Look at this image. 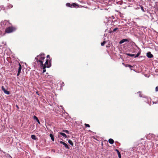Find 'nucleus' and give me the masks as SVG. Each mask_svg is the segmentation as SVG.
Masks as SVG:
<instances>
[{"mask_svg": "<svg viewBox=\"0 0 158 158\" xmlns=\"http://www.w3.org/2000/svg\"><path fill=\"white\" fill-rule=\"evenodd\" d=\"M118 29V28L117 27L114 28L113 30V32L115 31Z\"/></svg>", "mask_w": 158, "mask_h": 158, "instance_id": "nucleus-26", "label": "nucleus"}, {"mask_svg": "<svg viewBox=\"0 0 158 158\" xmlns=\"http://www.w3.org/2000/svg\"><path fill=\"white\" fill-rule=\"evenodd\" d=\"M84 125L86 127H90V125L89 124L85 123Z\"/></svg>", "mask_w": 158, "mask_h": 158, "instance_id": "nucleus-24", "label": "nucleus"}, {"mask_svg": "<svg viewBox=\"0 0 158 158\" xmlns=\"http://www.w3.org/2000/svg\"><path fill=\"white\" fill-rule=\"evenodd\" d=\"M64 146V147L66 148H67L68 149H69V147L67 145V144L66 143H64L63 144Z\"/></svg>", "mask_w": 158, "mask_h": 158, "instance_id": "nucleus-16", "label": "nucleus"}, {"mask_svg": "<svg viewBox=\"0 0 158 158\" xmlns=\"http://www.w3.org/2000/svg\"><path fill=\"white\" fill-rule=\"evenodd\" d=\"M135 56V55L134 54H131L130 56L131 57H133V56Z\"/></svg>", "mask_w": 158, "mask_h": 158, "instance_id": "nucleus-30", "label": "nucleus"}, {"mask_svg": "<svg viewBox=\"0 0 158 158\" xmlns=\"http://www.w3.org/2000/svg\"><path fill=\"white\" fill-rule=\"evenodd\" d=\"M125 42H128V40L127 39H123L120 41L119 44H122Z\"/></svg>", "mask_w": 158, "mask_h": 158, "instance_id": "nucleus-10", "label": "nucleus"}, {"mask_svg": "<svg viewBox=\"0 0 158 158\" xmlns=\"http://www.w3.org/2000/svg\"><path fill=\"white\" fill-rule=\"evenodd\" d=\"M47 58H48V59H49V60H50L51 59H52L51 58H50V56H49V55H48L47 56Z\"/></svg>", "mask_w": 158, "mask_h": 158, "instance_id": "nucleus-25", "label": "nucleus"}, {"mask_svg": "<svg viewBox=\"0 0 158 158\" xmlns=\"http://www.w3.org/2000/svg\"><path fill=\"white\" fill-rule=\"evenodd\" d=\"M33 118L39 124H40V123L39 120L38 119V118L36 116H34L33 117Z\"/></svg>", "mask_w": 158, "mask_h": 158, "instance_id": "nucleus-12", "label": "nucleus"}, {"mask_svg": "<svg viewBox=\"0 0 158 158\" xmlns=\"http://www.w3.org/2000/svg\"><path fill=\"white\" fill-rule=\"evenodd\" d=\"M16 29L17 28L15 26H10L6 28L5 32L6 33H10L15 31Z\"/></svg>", "mask_w": 158, "mask_h": 158, "instance_id": "nucleus-2", "label": "nucleus"}, {"mask_svg": "<svg viewBox=\"0 0 158 158\" xmlns=\"http://www.w3.org/2000/svg\"><path fill=\"white\" fill-rule=\"evenodd\" d=\"M16 106L17 108L18 109H19V107L17 105H16Z\"/></svg>", "mask_w": 158, "mask_h": 158, "instance_id": "nucleus-33", "label": "nucleus"}, {"mask_svg": "<svg viewBox=\"0 0 158 158\" xmlns=\"http://www.w3.org/2000/svg\"><path fill=\"white\" fill-rule=\"evenodd\" d=\"M63 131L64 132H65L67 133H68V134H69V131H68V130H63Z\"/></svg>", "mask_w": 158, "mask_h": 158, "instance_id": "nucleus-22", "label": "nucleus"}, {"mask_svg": "<svg viewBox=\"0 0 158 158\" xmlns=\"http://www.w3.org/2000/svg\"><path fill=\"white\" fill-rule=\"evenodd\" d=\"M66 6L67 7H71L72 8V6H71V4L70 3H66Z\"/></svg>", "mask_w": 158, "mask_h": 158, "instance_id": "nucleus-18", "label": "nucleus"}, {"mask_svg": "<svg viewBox=\"0 0 158 158\" xmlns=\"http://www.w3.org/2000/svg\"><path fill=\"white\" fill-rule=\"evenodd\" d=\"M19 69H18V73L17 74V76H19V75L21 73V69H22L21 65L19 63Z\"/></svg>", "mask_w": 158, "mask_h": 158, "instance_id": "nucleus-6", "label": "nucleus"}, {"mask_svg": "<svg viewBox=\"0 0 158 158\" xmlns=\"http://www.w3.org/2000/svg\"><path fill=\"white\" fill-rule=\"evenodd\" d=\"M61 85L62 86H64V84L63 82H62L61 83Z\"/></svg>", "mask_w": 158, "mask_h": 158, "instance_id": "nucleus-28", "label": "nucleus"}, {"mask_svg": "<svg viewBox=\"0 0 158 158\" xmlns=\"http://www.w3.org/2000/svg\"><path fill=\"white\" fill-rule=\"evenodd\" d=\"M68 143L72 146H73V143L72 141L71 140H69L68 141Z\"/></svg>", "mask_w": 158, "mask_h": 158, "instance_id": "nucleus-19", "label": "nucleus"}, {"mask_svg": "<svg viewBox=\"0 0 158 158\" xmlns=\"http://www.w3.org/2000/svg\"><path fill=\"white\" fill-rule=\"evenodd\" d=\"M106 43V42L105 41H103V42L101 43V45L102 46H103Z\"/></svg>", "mask_w": 158, "mask_h": 158, "instance_id": "nucleus-21", "label": "nucleus"}, {"mask_svg": "<svg viewBox=\"0 0 158 158\" xmlns=\"http://www.w3.org/2000/svg\"><path fill=\"white\" fill-rule=\"evenodd\" d=\"M123 64L126 67H129L131 69V70H132V69L131 68L132 67V66L129 64H125L124 63H123Z\"/></svg>", "mask_w": 158, "mask_h": 158, "instance_id": "nucleus-9", "label": "nucleus"}, {"mask_svg": "<svg viewBox=\"0 0 158 158\" xmlns=\"http://www.w3.org/2000/svg\"><path fill=\"white\" fill-rule=\"evenodd\" d=\"M60 143H61V144H63L64 142H63V141H60Z\"/></svg>", "mask_w": 158, "mask_h": 158, "instance_id": "nucleus-32", "label": "nucleus"}, {"mask_svg": "<svg viewBox=\"0 0 158 158\" xmlns=\"http://www.w3.org/2000/svg\"><path fill=\"white\" fill-rule=\"evenodd\" d=\"M141 10L143 11H144V9H143V6H141Z\"/></svg>", "mask_w": 158, "mask_h": 158, "instance_id": "nucleus-29", "label": "nucleus"}, {"mask_svg": "<svg viewBox=\"0 0 158 158\" xmlns=\"http://www.w3.org/2000/svg\"><path fill=\"white\" fill-rule=\"evenodd\" d=\"M7 21V22H8V23H9V24H11L9 23V20Z\"/></svg>", "mask_w": 158, "mask_h": 158, "instance_id": "nucleus-34", "label": "nucleus"}, {"mask_svg": "<svg viewBox=\"0 0 158 158\" xmlns=\"http://www.w3.org/2000/svg\"><path fill=\"white\" fill-rule=\"evenodd\" d=\"M31 138L34 140H36L37 139V137L35 135H31Z\"/></svg>", "mask_w": 158, "mask_h": 158, "instance_id": "nucleus-15", "label": "nucleus"}, {"mask_svg": "<svg viewBox=\"0 0 158 158\" xmlns=\"http://www.w3.org/2000/svg\"><path fill=\"white\" fill-rule=\"evenodd\" d=\"M45 58L44 54L41 53L40 55H38L35 58L36 62H37L38 64L40 65V66L43 65V60Z\"/></svg>", "mask_w": 158, "mask_h": 158, "instance_id": "nucleus-1", "label": "nucleus"}, {"mask_svg": "<svg viewBox=\"0 0 158 158\" xmlns=\"http://www.w3.org/2000/svg\"><path fill=\"white\" fill-rule=\"evenodd\" d=\"M139 55H140V53H138L136 55H135V56H134V57L135 58L139 56Z\"/></svg>", "mask_w": 158, "mask_h": 158, "instance_id": "nucleus-23", "label": "nucleus"}, {"mask_svg": "<svg viewBox=\"0 0 158 158\" xmlns=\"http://www.w3.org/2000/svg\"><path fill=\"white\" fill-rule=\"evenodd\" d=\"M1 88L2 90L3 91L4 93L8 95H9L10 94V92L6 90L3 86H2Z\"/></svg>", "mask_w": 158, "mask_h": 158, "instance_id": "nucleus-5", "label": "nucleus"}, {"mask_svg": "<svg viewBox=\"0 0 158 158\" xmlns=\"http://www.w3.org/2000/svg\"><path fill=\"white\" fill-rule=\"evenodd\" d=\"M116 151H117L118 157L119 158H121V155L120 152L118 150L116 149Z\"/></svg>", "mask_w": 158, "mask_h": 158, "instance_id": "nucleus-13", "label": "nucleus"}, {"mask_svg": "<svg viewBox=\"0 0 158 158\" xmlns=\"http://www.w3.org/2000/svg\"><path fill=\"white\" fill-rule=\"evenodd\" d=\"M59 133L63 137H64L65 138H67V136L65 133L61 132H59Z\"/></svg>", "mask_w": 158, "mask_h": 158, "instance_id": "nucleus-11", "label": "nucleus"}, {"mask_svg": "<svg viewBox=\"0 0 158 158\" xmlns=\"http://www.w3.org/2000/svg\"><path fill=\"white\" fill-rule=\"evenodd\" d=\"M108 142L111 144H113L114 142V140L112 139H110L108 140Z\"/></svg>", "mask_w": 158, "mask_h": 158, "instance_id": "nucleus-14", "label": "nucleus"}, {"mask_svg": "<svg viewBox=\"0 0 158 158\" xmlns=\"http://www.w3.org/2000/svg\"><path fill=\"white\" fill-rule=\"evenodd\" d=\"M50 136L51 138V139L53 141H54V138L53 135L52 134H50Z\"/></svg>", "mask_w": 158, "mask_h": 158, "instance_id": "nucleus-17", "label": "nucleus"}, {"mask_svg": "<svg viewBox=\"0 0 158 158\" xmlns=\"http://www.w3.org/2000/svg\"><path fill=\"white\" fill-rule=\"evenodd\" d=\"M138 93L139 94V95L140 97H142V95L141 94V93L140 92H138Z\"/></svg>", "mask_w": 158, "mask_h": 158, "instance_id": "nucleus-27", "label": "nucleus"}, {"mask_svg": "<svg viewBox=\"0 0 158 158\" xmlns=\"http://www.w3.org/2000/svg\"><path fill=\"white\" fill-rule=\"evenodd\" d=\"M71 6L72 7H74L77 8L79 7V5L77 4L74 3H72L71 4Z\"/></svg>", "mask_w": 158, "mask_h": 158, "instance_id": "nucleus-8", "label": "nucleus"}, {"mask_svg": "<svg viewBox=\"0 0 158 158\" xmlns=\"http://www.w3.org/2000/svg\"><path fill=\"white\" fill-rule=\"evenodd\" d=\"M143 147H144V146L141 142L139 143H138L136 142L135 143L134 148H137V149L139 148V150H142L143 149Z\"/></svg>", "mask_w": 158, "mask_h": 158, "instance_id": "nucleus-3", "label": "nucleus"}, {"mask_svg": "<svg viewBox=\"0 0 158 158\" xmlns=\"http://www.w3.org/2000/svg\"><path fill=\"white\" fill-rule=\"evenodd\" d=\"M147 56L149 58H152L153 57V55L152 54L151 52H150L147 53Z\"/></svg>", "mask_w": 158, "mask_h": 158, "instance_id": "nucleus-7", "label": "nucleus"}, {"mask_svg": "<svg viewBox=\"0 0 158 158\" xmlns=\"http://www.w3.org/2000/svg\"><path fill=\"white\" fill-rule=\"evenodd\" d=\"M51 60L52 59H51L50 60H49V59H46V61L45 62L44 64H43V65H42V66H44L48 68L50 67L51 66Z\"/></svg>", "mask_w": 158, "mask_h": 158, "instance_id": "nucleus-4", "label": "nucleus"}, {"mask_svg": "<svg viewBox=\"0 0 158 158\" xmlns=\"http://www.w3.org/2000/svg\"><path fill=\"white\" fill-rule=\"evenodd\" d=\"M43 66V73H45V72L46 71V69H45V68H46V67H45L44 66Z\"/></svg>", "mask_w": 158, "mask_h": 158, "instance_id": "nucleus-20", "label": "nucleus"}, {"mask_svg": "<svg viewBox=\"0 0 158 158\" xmlns=\"http://www.w3.org/2000/svg\"><path fill=\"white\" fill-rule=\"evenodd\" d=\"M126 54L127 55H128V56H130V55H131V54H130V53H126Z\"/></svg>", "mask_w": 158, "mask_h": 158, "instance_id": "nucleus-31", "label": "nucleus"}]
</instances>
